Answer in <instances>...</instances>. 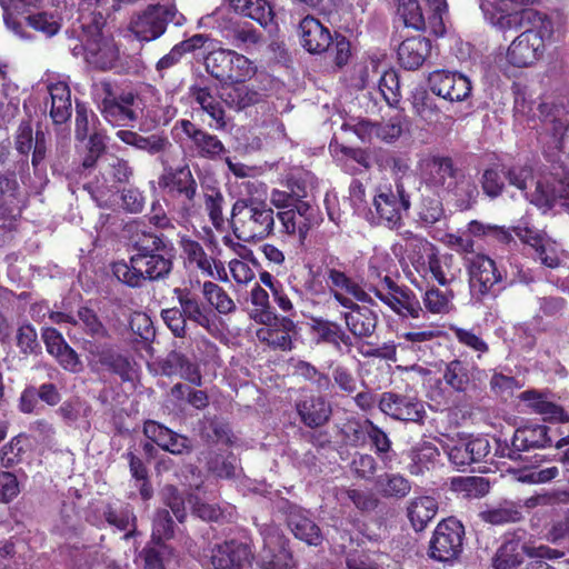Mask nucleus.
Segmentation results:
<instances>
[{
    "label": "nucleus",
    "instance_id": "f257e3e1",
    "mask_svg": "<svg viewBox=\"0 0 569 569\" xmlns=\"http://www.w3.org/2000/svg\"><path fill=\"white\" fill-rule=\"evenodd\" d=\"M134 253L129 261L112 263L113 276L130 288H141L146 281H162L170 277L176 248L163 233L140 230L132 236Z\"/></svg>",
    "mask_w": 569,
    "mask_h": 569
},
{
    "label": "nucleus",
    "instance_id": "f03ea898",
    "mask_svg": "<svg viewBox=\"0 0 569 569\" xmlns=\"http://www.w3.org/2000/svg\"><path fill=\"white\" fill-rule=\"evenodd\" d=\"M306 289L312 293H321L327 288L330 292L342 290L358 301H371L369 295L352 278L349 264L340 257L325 252L318 263H308Z\"/></svg>",
    "mask_w": 569,
    "mask_h": 569
},
{
    "label": "nucleus",
    "instance_id": "7ed1b4c3",
    "mask_svg": "<svg viewBox=\"0 0 569 569\" xmlns=\"http://www.w3.org/2000/svg\"><path fill=\"white\" fill-rule=\"evenodd\" d=\"M158 186L179 218L189 221L200 214L198 182L188 164L164 167L158 177Z\"/></svg>",
    "mask_w": 569,
    "mask_h": 569
},
{
    "label": "nucleus",
    "instance_id": "20e7f679",
    "mask_svg": "<svg viewBox=\"0 0 569 569\" xmlns=\"http://www.w3.org/2000/svg\"><path fill=\"white\" fill-rule=\"evenodd\" d=\"M420 170L422 183L435 193L452 194L462 200H473L478 196L476 184L466 179L450 157L426 158L420 164Z\"/></svg>",
    "mask_w": 569,
    "mask_h": 569
},
{
    "label": "nucleus",
    "instance_id": "39448f33",
    "mask_svg": "<svg viewBox=\"0 0 569 569\" xmlns=\"http://www.w3.org/2000/svg\"><path fill=\"white\" fill-rule=\"evenodd\" d=\"M231 228L241 241H260L274 232V211L266 201L238 199L231 209Z\"/></svg>",
    "mask_w": 569,
    "mask_h": 569
},
{
    "label": "nucleus",
    "instance_id": "423d86ee",
    "mask_svg": "<svg viewBox=\"0 0 569 569\" xmlns=\"http://www.w3.org/2000/svg\"><path fill=\"white\" fill-rule=\"evenodd\" d=\"M102 98L99 104L101 116L113 127H128L137 122L144 110V102L136 90L116 92L110 81L100 82Z\"/></svg>",
    "mask_w": 569,
    "mask_h": 569
},
{
    "label": "nucleus",
    "instance_id": "0eeeda50",
    "mask_svg": "<svg viewBox=\"0 0 569 569\" xmlns=\"http://www.w3.org/2000/svg\"><path fill=\"white\" fill-rule=\"evenodd\" d=\"M373 222L390 230H398L403 226V216L411 207L410 194L401 181L383 184L377 188L373 197Z\"/></svg>",
    "mask_w": 569,
    "mask_h": 569
},
{
    "label": "nucleus",
    "instance_id": "6e6552de",
    "mask_svg": "<svg viewBox=\"0 0 569 569\" xmlns=\"http://www.w3.org/2000/svg\"><path fill=\"white\" fill-rule=\"evenodd\" d=\"M206 71L221 83H242L256 74L253 62L231 49L219 48L204 57Z\"/></svg>",
    "mask_w": 569,
    "mask_h": 569
},
{
    "label": "nucleus",
    "instance_id": "1a4fd4ad",
    "mask_svg": "<svg viewBox=\"0 0 569 569\" xmlns=\"http://www.w3.org/2000/svg\"><path fill=\"white\" fill-rule=\"evenodd\" d=\"M465 266L469 277L470 290L479 299L496 296L497 291L505 289L507 272L499 268L489 256L477 253L466 257Z\"/></svg>",
    "mask_w": 569,
    "mask_h": 569
},
{
    "label": "nucleus",
    "instance_id": "9d476101",
    "mask_svg": "<svg viewBox=\"0 0 569 569\" xmlns=\"http://www.w3.org/2000/svg\"><path fill=\"white\" fill-rule=\"evenodd\" d=\"M552 33V22L546 14L543 27H529L509 44L506 59L516 68H527L543 57L546 34Z\"/></svg>",
    "mask_w": 569,
    "mask_h": 569
},
{
    "label": "nucleus",
    "instance_id": "9b49d317",
    "mask_svg": "<svg viewBox=\"0 0 569 569\" xmlns=\"http://www.w3.org/2000/svg\"><path fill=\"white\" fill-rule=\"evenodd\" d=\"M262 539V549L258 555L257 569H290L293 557L289 540L273 522L258 523L254 520Z\"/></svg>",
    "mask_w": 569,
    "mask_h": 569
},
{
    "label": "nucleus",
    "instance_id": "f8f14e48",
    "mask_svg": "<svg viewBox=\"0 0 569 569\" xmlns=\"http://www.w3.org/2000/svg\"><path fill=\"white\" fill-rule=\"evenodd\" d=\"M465 527L456 518L441 520L430 539L428 556L436 561L452 563L463 550Z\"/></svg>",
    "mask_w": 569,
    "mask_h": 569
},
{
    "label": "nucleus",
    "instance_id": "ddd939ff",
    "mask_svg": "<svg viewBox=\"0 0 569 569\" xmlns=\"http://www.w3.org/2000/svg\"><path fill=\"white\" fill-rule=\"evenodd\" d=\"M369 291L401 317L418 319L423 310L416 295L407 287H400L388 274L369 284Z\"/></svg>",
    "mask_w": 569,
    "mask_h": 569
},
{
    "label": "nucleus",
    "instance_id": "4468645a",
    "mask_svg": "<svg viewBox=\"0 0 569 569\" xmlns=\"http://www.w3.org/2000/svg\"><path fill=\"white\" fill-rule=\"evenodd\" d=\"M84 60L93 69L108 71L119 60V47L112 36H106L102 28L88 26L83 42Z\"/></svg>",
    "mask_w": 569,
    "mask_h": 569
},
{
    "label": "nucleus",
    "instance_id": "2eb2a0df",
    "mask_svg": "<svg viewBox=\"0 0 569 569\" xmlns=\"http://www.w3.org/2000/svg\"><path fill=\"white\" fill-rule=\"evenodd\" d=\"M186 136L187 148L191 156L199 159L216 161L221 159L227 149L223 142L207 130L188 119H180L174 124Z\"/></svg>",
    "mask_w": 569,
    "mask_h": 569
},
{
    "label": "nucleus",
    "instance_id": "dca6fc26",
    "mask_svg": "<svg viewBox=\"0 0 569 569\" xmlns=\"http://www.w3.org/2000/svg\"><path fill=\"white\" fill-rule=\"evenodd\" d=\"M480 8L486 20L500 31L526 30L529 27H543L546 14L531 8L507 12L491 2H481Z\"/></svg>",
    "mask_w": 569,
    "mask_h": 569
},
{
    "label": "nucleus",
    "instance_id": "f3484780",
    "mask_svg": "<svg viewBox=\"0 0 569 569\" xmlns=\"http://www.w3.org/2000/svg\"><path fill=\"white\" fill-rule=\"evenodd\" d=\"M177 16L174 7L148 6L131 21L130 30L140 41H153L166 32L169 22L180 24Z\"/></svg>",
    "mask_w": 569,
    "mask_h": 569
},
{
    "label": "nucleus",
    "instance_id": "a211bd4d",
    "mask_svg": "<svg viewBox=\"0 0 569 569\" xmlns=\"http://www.w3.org/2000/svg\"><path fill=\"white\" fill-rule=\"evenodd\" d=\"M277 509L286 517L287 527L295 538L311 547H318L322 543L323 535L320 527L311 518L310 511L287 499L279 500Z\"/></svg>",
    "mask_w": 569,
    "mask_h": 569
},
{
    "label": "nucleus",
    "instance_id": "6ab92c4d",
    "mask_svg": "<svg viewBox=\"0 0 569 569\" xmlns=\"http://www.w3.org/2000/svg\"><path fill=\"white\" fill-rule=\"evenodd\" d=\"M428 86L430 91L449 102H462L472 91L471 81L457 71L435 70L429 73Z\"/></svg>",
    "mask_w": 569,
    "mask_h": 569
},
{
    "label": "nucleus",
    "instance_id": "aec40b11",
    "mask_svg": "<svg viewBox=\"0 0 569 569\" xmlns=\"http://www.w3.org/2000/svg\"><path fill=\"white\" fill-rule=\"evenodd\" d=\"M316 213L317 209L310 203H301L299 208L277 211L274 219L277 218L280 223L279 232L281 234L297 238L299 243L303 246L310 229L318 224Z\"/></svg>",
    "mask_w": 569,
    "mask_h": 569
},
{
    "label": "nucleus",
    "instance_id": "412c9836",
    "mask_svg": "<svg viewBox=\"0 0 569 569\" xmlns=\"http://www.w3.org/2000/svg\"><path fill=\"white\" fill-rule=\"evenodd\" d=\"M379 409L396 420L422 423L426 417L423 403L416 397L396 392H383L378 401Z\"/></svg>",
    "mask_w": 569,
    "mask_h": 569
},
{
    "label": "nucleus",
    "instance_id": "4be33fe9",
    "mask_svg": "<svg viewBox=\"0 0 569 569\" xmlns=\"http://www.w3.org/2000/svg\"><path fill=\"white\" fill-rule=\"evenodd\" d=\"M527 531L522 528L506 532L502 542L492 557V569H515L523 562V556L530 557V546L526 541Z\"/></svg>",
    "mask_w": 569,
    "mask_h": 569
},
{
    "label": "nucleus",
    "instance_id": "5701e85b",
    "mask_svg": "<svg viewBox=\"0 0 569 569\" xmlns=\"http://www.w3.org/2000/svg\"><path fill=\"white\" fill-rule=\"evenodd\" d=\"M530 201L543 211L559 206L569 212V176H551L537 181Z\"/></svg>",
    "mask_w": 569,
    "mask_h": 569
},
{
    "label": "nucleus",
    "instance_id": "b1692460",
    "mask_svg": "<svg viewBox=\"0 0 569 569\" xmlns=\"http://www.w3.org/2000/svg\"><path fill=\"white\" fill-rule=\"evenodd\" d=\"M79 321L89 341L91 356H113V339L98 313L88 306H81L77 311Z\"/></svg>",
    "mask_w": 569,
    "mask_h": 569
},
{
    "label": "nucleus",
    "instance_id": "393cba45",
    "mask_svg": "<svg viewBox=\"0 0 569 569\" xmlns=\"http://www.w3.org/2000/svg\"><path fill=\"white\" fill-rule=\"evenodd\" d=\"M445 451L452 465L466 468L483 460L490 452V445L485 438L452 439L445 446Z\"/></svg>",
    "mask_w": 569,
    "mask_h": 569
},
{
    "label": "nucleus",
    "instance_id": "a878e982",
    "mask_svg": "<svg viewBox=\"0 0 569 569\" xmlns=\"http://www.w3.org/2000/svg\"><path fill=\"white\" fill-rule=\"evenodd\" d=\"M298 36L301 47L311 54L327 52L333 42L329 28L310 14L299 22Z\"/></svg>",
    "mask_w": 569,
    "mask_h": 569
},
{
    "label": "nucleus",
    "instance_id": "bb28decb",
    "mask_svg": "<svg viewBox=\"0 0 569 569\" xmlns=\"http://www.w3.org/2000/svg\"><path fill=\"white\" fill-rule=\"evenodd\" d=\"M297 323L288 318H276L271 326L260 328L257 331L258 339L273 351L287 352L295 348L297 341Z\"/></svg>",
    "mask_w": 569,
    "mask_h": 569
},
{
    "label": "nucleus",
    "instance_id": "cd10ccee",
    "mask_svg": "<svg viewBox=\"0 0 569 569\" xmlns=\"http://www.w3.org/2000/svg\"><path fill=\"white\" fill-rule=\"evenodd\" d=\"M310 333L317 345H330L338 351L350 352L351 347L356 346V338L348 335L339 323L328 319L312 318Z\"/></svg>",
    "mask_w": 569,
    "mask_h": 569
},
{
    "label": "nucleus",
    "instance_id": "c85d7f7f",
    "mask_svg": "<svg viewBox=\"0 0 569 569\" xmlns=\"http://www.w3.org/2000/svg\"><path fill=\"white\" fill-rule=\"evenodd\" d=\"M143 433L162 450L172 455L180 456L192 451V442L188 437L177 433L157 421H146Z\"/></svg>",
    "mask_w": 569,
    "mask_h": 569
},
{
    "label": "nucleus",
    "instance_id": "c756f323",
    "mask_svg": "<svg viewBox=\"0 0 569 569\" xmlns=\"http://www.w3.org/2000/svg\"><path fill=\"white\" fill-rule=\"evenodd\" d=\"M550 428L543 425H528L518 428L512 437V453L510 458H520L519 452L530 449H540L552 445Z\"/></svg>",
    "mask_w": 569,
    "mask_h": 569
},
{
    "label": "nucleus",
    "instance_id": "7c9ffc66",
    "mask_svg": "<svg viewBox=\"0 0 569 569\" xmlns=\"http://www.w3.org/2000/svg\"><path fill=\"white\" fill-rule=\"evenodd\" d=\"M190 98L199 104L200 109L211 118L209 127L213 130L224 131L228 127L222 101L212 94L209 87L193 84L189 88Z\"/></svg>",
    "mask_w": 569,
    "mask_h": 569
},
{
    "label": "nucleus",
    "instance_id": "2f4dec72",
    "mask_svg": "<svg viewBox=\"0 0 569 569\" xmlns=\"http://www.w3.org/2000/svg\"><path fill=\"white\" fill-rule=\"evenodd\" d=\"M301 421L309 428L323 426L331 416V405L322 396L305 395L296 402Z\"/></svg>",
    "mask_w": 569,
    "mask_h": 569
},
{
    "label": "nucleus",
    "instance_id": "473e14b6",
    "mask_svg": "<svg viewBox=\"0 0 569 569\" xmlns=\"http://www.w3.org/2000/svg\"><path fill=\"white\" fill-rule=\"evenodd\" d=\"M431 41L422 36L406 38L398 47L399 64L406 70H418L430 56Z\"/></svg>",
    "mask_w": 569,
    "mask_h": 569
},
{
    "label": "nucleus",
    "instance_id": "72a5a7b5",
    "mask_svg": "<svg viewBox=\"0 0 569 569\" xmlns=\"http://www.w3.org/2000/svg\"><path fill=\"white\" fill-rule=\"evenodd\" d=\"M176 296L180 307H178L183 317L196 327L208 328L210 326L209 310L201 302L199 296L189 288H174Z\"/></svg>",
    "mask_w": 569,
    "mask_h": 569
},
{
    "label": "nucleus",
    "instance_id": "f704fd0d",
    "mask_svg": "<svg viewBox=\"0 0 569 569\" xmlns=\"http://www.w3.org/2000/svg\"><path fill=\"white\" fill-rule=\"evenodd\" d=\"M345 321L358 345L360 338L370 337L377 327V315L366 306L355 305L352 310L345 313Z\"/></svg>",
    "mask_w": 569,
    "mask_h": 569
},
{
    "label": "nucleus",
    "instance_id": "c9c22d12",
    "mask_svg": "<svg viewBox=\"0 0 569 569\" xmlns=\"http://www.w3.org/2000/svg\"><path fill=\"white\" fill-rule=\"evenodd\" d=\"M453 263L452 254H440L439 249L425 263L423 271L418 273L427 281H436L441 287L449 286L455 280L451 271Z\"/></svg>",
    "mask_w": 569,
    "mask_h": 569
},
{
    "label": "nucleus",
    "instance_id": "e433bc0d",
    "mask_svg": "<svg viewBox=\"0 0 569 569\" xmlns=\"http://www.w3.org/2000/svg\"><path fill=\"white\" fill-rule=\"evenodd\" d=\"M154 361H148L149 368L154 365L160 366V373L166 376L179 375L181 378L193 385H201V375L198 367L189 361L188 358H151Z\"/></svg>",
    "mask_w": 569,
    "mask_h": 569
},
{
    "label": "nucleus",
    "instance_id": "4c0bfd02",
    "mask_svg": "<svg viewBox=\"0 0 569 569\" xmlns=\"http://www.w3.org/2000/svg\"><path fill=\"white\" fill-rule=\"evenodd\" d=\"M51 107L50 117L54 124L66 123L72 114L71 91L67 83L57 82L48 87Z\"/></svg>",
    "mask_w": 569,
    "mask_h": 569
},
{
    "label": "nucleus",
    "instance_id": "58836bf2",
    "mask_svg": "<svg viewBox=\"0 0 569 569\" xmlns=\"http://www.w3.org/2000/svg\"><path fill=\"white\" fill-rule=\"evenodd\" d=\"M116 137L121 142L151 156L163 152L169 146L168 139L157 133L144 137L136 131L122 129L116 132Z\"/></svg>",
    "mask_w": 569,
    "mask_h": 569
},
{
    "label": "nucleus",
    "instance_id": "ea45409f",
    "mask_svg": "<svg viewBox=\"0 0 569 569\" xmlns=\"http://www.w3.org/2000/svg\"><path fill=\"white\" fill-rule=\"evenodd\" d=\"M180 248L182 250L184 261L188 266L200 270L201 273L207 277L214 278L212 268L214 258L207 254L199 241L189 237H182L180 240Z\"/></svg>",
    "mask_w": 569,
    "mask_h": 569
},
{
    "label": "nucleus",
    "instance_id": "a19ab883",
    "mask_svg": "<svg viewBox=\"0 0 569 569\" xmlns=\"http://www.w3.org/2000/svg\"><path fill=\"white\" fill-rule=\"evenodd\" d=\"M378 492L386 499H405L411 491V481L399 472H383L376 479Z\"/></svg>",
    "mask_w": 569,
    "mask_h": 569
},
{
    "label": "nucleus",
    "instance_id": "79ce46f5",
    "mask_svg": "<svg viewBox=\"0 0 569 569\" xmlns=\"http://www.w3.org/2000/svg\"><path fill=\"white\" fill-rule=\"evenodd\" d=\"M438 512V502L431 497H418L410 500L407 516L416 531H422Z\"/></svg>",
    "mask_w": 569,
    "mask_h": 569
},
{
    "label": "nucleus",
    "instance_id": "37998d69",
    "mask_svg": "<svg viewBox=\"0 0 569 569\" xmlns=\"http://www.w3.org/2000/svg\"><path fill=\"white\" fill-rule=\"evenodd\" d=\"M479 517L487 523L502 526L520 521L522 519V511L520 505L517 502L505 500L482 510Z\"/></svg>",
    "mask_w": 569,
    "mask_h": 569
},
{
    "label": "nucleus",
    "instance_id": "c03bdc74",
    "mask_svg": "<svg viewBox=\"0 0 569 569\" xmlns=\"http://www.w3.org/2000/svg\"><path fill=\"white\" fill-rule=\"evenodd\" d=\"M410 102L413 113L428 124L439 122L441 110L436 100L423 87H418L411 92Z\"/></svg>",
    "mask_w": 569,
    "mask_h": 569
},
{
    "label": "nucleus",
    "instance_id": "a18cd8bd",
    "mask_svg": "<svg viewBox=\"0 0 569 569\" xmlns=\"http://www.w3.org/2000/svg\"><path fill=\"white\" fill-rule=\"evenodd\" d=\"M233 9L243 17L250 18L261 27L273 21L274 12L267 0H231Z\"/></svg>",
    "mask_w": 569,
    "mask_h": 569
},
{
    "label": "nucleus",
    "instance_id": "49530a36",
    "mask_svg": "<svg viewBox=\"0 0 569 569\" xmlns=\"http://www.w3.org/2000/svg\"><path fill=\"white\" fill-rule=\"evenodd\" d=\"M409 242L407 257L417 272L423 271L426 261L436 253L438 247L423 237L408 231Z\"/></svg>",
    "mask_w": 569,
    "mask_h": 569
},
{
    "label": "nucleus",
    "instance_id": "de8ad7c7",
    "mask_svg": "<svg viewBox=\"0 0 569 569\" xmlns=\"http://www.w3.org/2000/svg\"><path fill=\"white\" fill-rule=\"evenodd\" d=\"M223 37L232 47L240 50H246L260 41V33L248 22L231 23L224 29Z\"/></svg>",
    "mask_w": 569,
    "mask_h": 569
},
{
    "label": "nucleus",
    "instance_id": "09e8293b",
    "mask_svg": "<svg viewBox=\"0 0 569 569\" xmlns=\"http://www.w3.org/2000/svg\"><path fill=\"white\" fill-rule=\"evenodd\" d=\"M103 517L109 525L114 526L121 531L127 530L123 537L126 540L136 536L137 518L133 509L129 505L119 509L108 506L103 511Z\"/></svg>",
    "mask_w": 569,
    "mask_h": 569
},
{
    "label": "nucleus",
    "instance_id": "8fccbe9b",
    "mask_svg": "<svg viewBox=\"0 0 569 569\" xmlns=\"http://www.w3.org/2000/svg\"><path fill=\"white\" fill-rule=\"evenodd\" d=\"M520 398L529 402V406L538 413L545 416V420L550 421H568V416L563 412L562 408L547 401L541 393L529 390L521 393Z\"/></svg>",
    "mask_w": 569,
    "mask_h": 569
},
{
    "label": "nucleus",
    "instance_id": "3c124183",
    "mask_svg": "<svg viewBox=\"0 0 569 569\" xmlns=\"http://www.w3.org/2000/svg\"><path fill=\"white\" fill-rule=\"evenodd\" d=\"M483 193L490 199L500 197L506 187V174L503 163H492L487 167L480 178Z\"/></svg>",
    "mask_w": 569,
    "mask_h": 569
},
{
    "label": "nucleus",
    "instance_id": "603ef678",
    "mask_svg": "<svg viewBox=\"0 0 569 569\" xmlns=\"http://www.w3.org/2000/svg\"><path fill=\"white\" fill-rule=\"evenodd\" d=\"M473 376V366L460 359L447 365L443 378L456 391H465Z\"/></svg>",
    "mask_w": 569,
    "mask_h": 569
},
{
    "label": "nucleus",
    "instance_id": "864d4df0",
    "mask_svg": "<svg viewBox=\"0 0 569 569\" xmlns=\"http://www.w3.org/2000/svg\"><path fill=\"white\" fill-rule=\"evenodd\" d=\"M222 93V101L230 108L242 110L260 100V93L242 83H233Z\"/></svg>",
    "mask_w": 569,
    "mask_h": 569
},
{
    "label": "nucleus",
    "instance_id": "5fc2aeb1",
    "mask_svg": "<svg viewBox=\"0 0 569 569\" xmlns=\"http://www.w3.org/2000/svg\"><path fill=\"white\" fill-rule=\"evenodd\" d=\"M397 8L398 16L408 28L417 31L426 29V18L420 7L419 0H392Z\"/></svg>",
    "mask_w": 569,
    "mask_h": 569
},
{
    "label": "nucleus",
    "instance_id": "6e6d98bb",
    "mask_svg": "<svg viewBox=\"0 0 569 569\" xmlns=\"http://www.w3.org/2000/svg\"><path fill=\"white\" fill-rule=\"evenodd\" d=\"M99 119L97 114L81 101H76L74 137L76 140L83 142L94 130H97Z\"/></svg>",
    "mask_w": 569,
    "mask_h": 569
},
{
    "label": "nucleus",
    "instance_id": "4d7b16f0",
    "mask_svg": "<svg viewBox=\"0 0 569 569\" xmlns=\"http://www.w3.org/2000/svg\"><path fill=\"white\" fill-rule=\"evenodd\" d=\"M204 209L212 226L221 231L224 228L226 219L223 216L224 197L219 188H208L203 194Z\"/></svg>",
    "mask_w": 569,
    "mask_h": 569
},
{
    "label": "nucleus",
    "instance_id": "13d9d810",
    "mask_svg": "<svg viewBox=\"0 0 569 569\" xmlns=\"http://www.w3.org/2000/svg\"><path fill=\"white\" fill-rule=\"evenodd\" d=\"M204 299L219 313L228 315L236 309V303L228 292L219 284L212 281H204L202 286Z\"/></svg>",
    "mask_w": 569,
    "mask_h": 569
},
{
    "label": "nucleus",
    "instance_id": "bf43d9fd",
    "mask_svg": "<svg viewBox=\"0 0 569 569\" xmlns=\"http://www.w3.org/2000/svg\"><path fill=\"white\" fill-rule=\"evenodd\" d=\"M453 293L451 290H440L432 286L428 288L423 295L422 301L427 311L433 315H446L452 308L451 299Z\"/></svg>",
    "mask_w": 569,
    "mask_h": 569
},
{
    "label": "nucleus",
    "instance_id": "052dcab7",
    "mask_svg": "<svg viewBox=\"0 0 569 569\" xmlns=\"http://www.w3.org/2000/svg\"><path fill=\"white\" fill-rule=\"evenodd\" d=\"M378 89L385 101L390 107H396L401 100V87L399 76L396 70H383L378 78Z\"/></svg>",
    "mask_w": 569,
    "mask_h": 569
},
{
    "label": "nucleus",
    "instance_id": "680f3d73",
    "mask_svg": "<svg viewBox=\"0 0 569 569\" xmlns=\"http://www.w3.org/2000/svg\"><path fill=\"white\" fill-rule=\"evenodd\" d=\"M440 196L441 194L438 193L433 196H422L418 206V217L425 226H433L445 216Z\"/></svg>",
    "mask_w": 569,
    "mask_h": 569
},
{
    "label": "nucleus",
    "instance_id": "e2e57ef3",
    "mask_svg": "<svg viewBox=\"0 0 569 569\" xmlns=\"http://www.w3.org/2000/svg\"><path fill=\"white\" fill-rule=\"evenodd\" d=\"M86 140H88L87 154L81 166L83 169H92L107 151V136L103 131L94 130Z\"/></svg>",
    "mask_w": 569,
    "mask_h": 569
},
{
    "label": "nucleus",
    "instance_id": "0e129e2a",
    "mask_svg": "<svg viewBox=\"0 0 569 569\" xmlns=\"http://www.w3.org/2000/svg\"><path fill=\"white\" fill-rule=\"evenodd\" d=\"M515 479L523 483H545L555 479L559 471L556 467L538 469L537 467H523L511 470Z\"/></svg>",
    "mask_w": 569,
    "mask_h": 569
},
{
    "label": "nucleus",
    "instance_id": "69168bd1",
    "mask_svg": "<svg viewBox=\"0 0 569 569\" xmlns=\"http://www.w3.org/2000/svg\"><path fill=\"white\" fill-rule=\"evenodd\" d=\"M26 440L27 436L19 433L0 449V463L3 468H12L22 461V457L26 453L23 446Z\"/></svg>",
    "mask_w": 569,
    "mask_h": 569
},
{
    "label": "nucleus",
    "instance_id": "338daca9",
    "mask_svg": "<svg viewBox=\"0 0 569 569\" xmlns=\"http://www.w3.org/2000/svg\"><path fill=\"white\" fill-rule=\"evenodd\" d=\"M456 491L465 492L468 497L479 498L489 492V481L483 477H460L452 480Z\"/></svg>",
    "mask_w": 569,
    "mask_h": 569
},
{
    "label": "nucleus",
    "instance_id": "774afa93",
    "mask_svg": "<svg viewBox=\"0 0 569 569\" xmlns=\"http://www.w3.org/2000/svg\"><path fill=\"white\" fill-rule=\"evenodd\" d=\"M176 523L168 509H158L152 520L151 541L170 540L174 536Z\"/></svg>",
    "mask_w": 569,
    "mask_h": 569
}]
</instances>
